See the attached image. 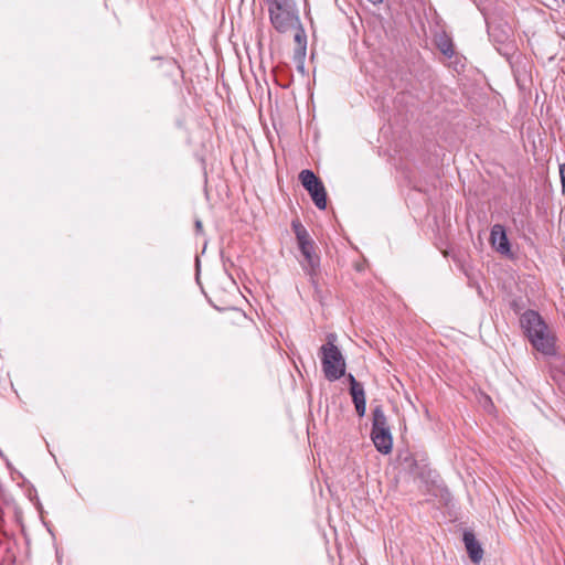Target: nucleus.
<instances>
[{
	"label": "nucleus",
	"instance_id": "nucleus-13",
	"mask_svg": "<svg viewBox=\"0 0 565 565\" xmlns=\"http://www.w3.org/2000/svg\"><path fill=\"white\" fill-rule=\"evenodd\" d=\"M439 47L444 54H446V55L452 54V47H451V44L449 43V41L445 40L443 43L439 44Z\"/></svg>",
	"mask_w": 565,
	"mask_h": 565
},
{
	"label": "nucleus",
	"instance_id": "nucleus-3",
	"mask_svg": "<svg viewBox=\"0 0 565 565\" xmlns=\"http://www.w3.org/2000/svg\"><path fill=\"white\" fill-rule=\"evenodd\" d=\"M292 2L271 3L269 8L270 20L279 32H287L298 24V19L292 12Z\"/></svg>",
	"mask_w": 565,
	"mask_h": 565
},
{
	"label": "nucleus",
	"instance_id": "nucleus-16",
	"mask_svg": "<svg viewBox=\"0 0 565 565\" xmlns=\"http://www.w3.org/2000/svg\"><path fill=\"white\" fill-rule=\"evenodd\" d=\"M277 2H292V0H273V3Z\"/></svg>",
	"mask_w": 565,
	"mask_h": 565
},
{
	"label": "nucleus",
	"instance_id": "nucleus-5",
	"mask_svg": "<svg viewBox=\"0 0 565 565\" xmlns=\"http://www.w3.org/2000/svg\"><path fill=\"white\" fill-rule=\"evenodd\" d=\"M490 243L498 253L502 255L511 254V246L505 230L501 224H494L492 226L490 234Z\"/></svg>",
	"mask_w": 565,
	"mask_h": 565
},
{
	"label": "nucleus",
	"instance_id": "nucleus-14",
	"mask_svg": "<svg viewBox=\"0 0 565 565\" xmlns=\"http://www.w3.org/2000/svg\"><path fill=\"white\" fill-rule=\"evenodd\" d=\"M559 177L562 182V191L565 193V164L559 166Z\"/></svg>",
	"mask_w": 565,
	"mask_h": 565
},
{
	"label": "nucleus",
	"instance_id": "nucleus-15",
	"mask_svg": "<svg viewBox=\"0 0 565 565\" xmlns=\"http://www.w3.org/2000/svg\"><path fill=\"white\" fill-rule=\"evenodd\" d=\"M195 226L200 231L202 228V222L201 221H196Z\"/></svg>",
	"mask_w": 565,
	"mask_h": 565
},
{
	"label": "nucleus",
	"instance_id": "nucleus-2",
	"mask_svg": "<svg viewBox=\"0 0 565 565\" xmlns=\"http://www.w3.org/2000/svg\"><path fill=\"white\" fill-rule=\"evenodd\" d=\"M335 335L330 334L328 341L320 348L322 369L324 376L329 381H335L345 374V361L339 350L333 343Z\"/></svg>",
	"mask_w": 565,
	"mask_h": 565
},
{
	"label": "nucleus",
	"instance_id": "nucleus-17",
	"mask_svg": "<svg viewBox=\"0 0 565 565\" xmlns=\"http://www.w3.org/2000/svg\"><path fill=\"white\" fill-rule=\"evenodd\" d=\"M369 1H370V2H372V3H374V4H375V3H381V2H382V0H369Z\"/></svg>",
	"mask_w": 565,
	"mask_h": 565
},
{
	"label": "nucleus",
	"instance_id": "nucleus-7",
	"mask_svg": "<svg viewBox=\"0 0 565 565\" xmlns=\"http://www.w3.org/2000/svg\"><path fill=\"white\" fill-rule=\"evenodd\" d=\"M371 437L380 452L387 455L392 451L393 438L390 430H372Z\"/></svg>",
	"mask_w": 565,
	"mask_h": 565
},
{
	"label": "nucleus",
	"instance_id": "nucleus-12",
	"mask_svg": "<svg viewBox=\"0 0 565 565\" xmlns=\"http://www.w3.org/2000/svg\"><path fill=\"white\" fill-rule=\"evenodd\" d=\"M295 30V41L299 44V46L303 47L306 44V36L303 31L300 29L299 23L294 28Z\"/></svg>",
	"mask_w": 565,
	"mask_h": 565
},
{
	"label": "nucleus",
	"instance_id": "nucleus-4",
	"mask_svg": "<svg viewBox=\"0 0 565 565\" xmlns=\"http://www.w3.org/2000/svg\"><path fill=\"white\" fill-rule=\"evenodd\" d=\"M299 179L303 188L310 193L316 206L320 210L327 206V193L322 182L310 170H302Z\"/></svg>",
	"mask_w": 565,
	"mask_h": 565
},
{
	"label": "nucleus",
	"instance_id": "nucleus-10",
	"mask_svg": "<svg viewBox=\"0 0 565 565\" xmlns=\"http://www.w3.org/2000/svg\"><path fill=\"white\" fill-rule=\"evenodd\" d=\"M292 227L297 237L299 248H306V246L313 244L307 230L301 225L300 222L294 221Z\"/></svg>",
	"mask_w": 565,
	"mask_h": 565
},
{
	"label": "nucleus",
	"instance_id": "nucleus-8",
	"mask_svg": "<svg viewBox=\"0 0 565 565\" xmlns=\"http://www.w3.org/2000/svg\"><path fill=\"white\" fill-rule=\"evenodd\" d=\"M463 542L470 559L479 563L483 557V550L471 532H465Z\"/></svg>",
	"mask_w": 565,
	"mask_h": 565
},
{
	"label": "nucleus",
	"instance_id": "nucleus-6",
	"mask_svg": "<svg viewBox=\"0 0 565 565\" xmlns=\"http://www.w3.org/2000/svg\"><path fill=\"white\" fill-rule=\"evenodd\" d=\"M351 387L350 392L352 395V399L355 406V411L359 416H364L366 407H365V394L361 383L356 382L352 374L348 376Z\"/></svg>",
	"mask_w": 565,
	"mask_h": 565
},
{
	"label": "nucleus",
	"instance_id": "nucleus-9",
	"mask_svg": "<svg viewBox=\"0 0 565 565\" xmlns=\"http://www.w3.org/2000/svg\"><path fill=\"white\" fill-rule=\"evenodd\" d=\"M301 254L303 256V267L309 273H315L316 268L319 265V258L315 253L313 244L306 246V248H300Z\"/></svg>",
	"mask_w": 565,
	"mask_h": 565
},
{
	"label": "nucleus",
	"instance_id": "nucleus-1",
	"mask_svg": "<svg viewBox=\"0 0 565 565\" xmlns=\"http://www.w3.org/2000/svg\"><path fill=\"white\" fill-rule=\"evenodd\" d=\"M521 326L531 344L545 355H554L555 335L542 317L533 311H525L520 319Z\"/></svg>",
	"mask_w": 565,
	"mask_h": 565
},
{
	"label": "nucleus",
	"instance_id": "nucleus-11",
	"mask_svg": "<svg viewBox=\"0 0 565 565\" xmlns=\"http://www.w3.org/2000/svg\"><path fill=\"white\" fill-rule=\"evenodd\" d=\"M372 430H390L387 418L381 406H376L373 409Z\"/></svg>",
	"mask_w": 565,
	"mask_h": 565
}]
</instances>
